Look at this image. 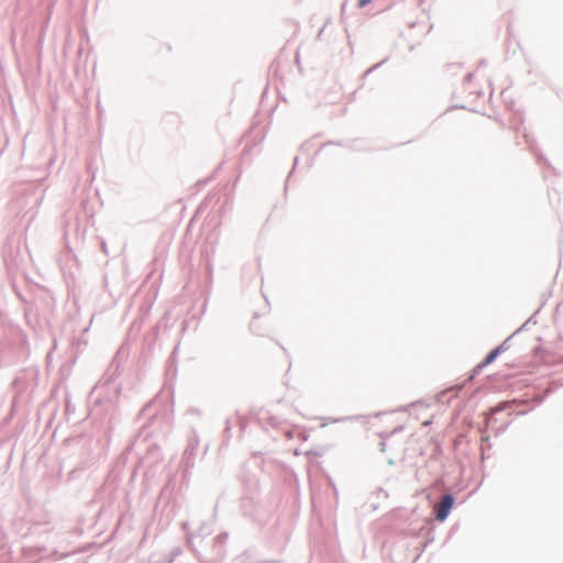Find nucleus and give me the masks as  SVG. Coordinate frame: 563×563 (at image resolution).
Returning <instances> with one entry per match:
<instances>
[{
    "label": "nucleus",
    "instance_id": "3",
    "mask_svg": "<svg viewBox=\"0 0 563 563\" xmlns=\"http://www.w3.org/2000/svg\"><path fill=\"white\" fill-rule=\"evenodd\" d=\"M367 2H368L367 0H361V1H360V5H361V7H363V5H365Z\"/></svg>",
    "mask_w": 563,
    "mask_h": 563
},
{
    "label": "nucleus",
    "instance_id": "2",
    "mask_svg": "<svg viewBox=\"0 0 563 563\" xmlns=\"http://www.w3.org/2000/svg\"><path fill=\"white\" fill-rule=\"evenodd\" d=\"M501 346L494 349L483 361V363L479 365L481 367L487 366L488 364L493 363L495 358L500 354Z\"/></svg>",
    "mask_w": 563,
    "mask_h": 563
},
{
    "label": "nucleus",
    "instance_id": "1",
    "mask_svg": "<svg viewBox=\"0 0 563 563\" xmlns=\"http://www.w3.org/2000/svg\"><path fill=\"white\" fill-rule=\"evenodd\" d=\"M454 504V498L452 495H444L437 507V519L439 521H443L446 519L450 510L452 509Z\"/></svg>",
    "mask_w": 563,
    "mask_h": 563
}]
</instances>
